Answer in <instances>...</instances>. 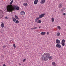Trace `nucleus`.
<instances>
[{"label": "nucleus", "instance_id": "obj_28", "mask_svg": "<svg viewBox=\"0 0 66 66\" xmlns=\"http://www.w3.org/2000/svg\"><path fill=\"white\" fill-rule=\"evenodd\" d=\"M49 59H50V60L52 59V56H50L49 58Z\"/></svg>", "mask_w": 66, "mask_h": 66}, {"label": "nucleus", "instance_id": "obj_10", "mask_svg": "<svg viewBox=\"0 0 66 66\" xmlns=\"http://www.w3.org/2000/svg\"><path fill=\"white\" fill-rule=\"evenodd\" d=\"M4 26V23H2L1 25V27L2 28H3Z\"/></svg>", "mask_w": 66, "mask_h": 66}, {"label": "nucleus", "instance_id": "obj_20", "mask_svg": "<svg viewBox=\"0 0 66 66\" xmlns=\"http://www.w3.org/2000/svg\"><path fill=\"white\" fill-rule=\"evenodd\" d=\"M19 21L18 20H17L15 22V23H19Z\"/></svg>", "mask_w": 66, "mask_h": 66}, {"label": "nucleus", "instance_id": "obj_16", "mask_svg": "<svg viewBox=\"0 0 66 66\" xmlns=\"http://www.w3.org/2000/svg\"><path fill=\"white\" fill-rule=\"evenodd\" d=\"M37 2H38L35 1H34V4H37Z\"/></svg>", "mask_w": 66, "mask_h": 66}, {"label": "nucleus", "instance_id": "obj_26", "mask_svg": "<svg viewBox=\"0 0 66 66\" xmlns=\"http://www.w3.org/2000/svg\"><path fill=\"white\" fill-rule=\"evenodd\" d=\"M55 65V62H53L52 63V65Z\"/></svg>", "mask_w": 66, "mask_h": 66}, {"label": "nucleus", "instance_id": "obj_12", "mask_svg": "<svg viewBox=\"0 0 66 66\" xmlns=\"http://www.w3.org/2000/svg\"><path fill=\"white\" fill-rule=\"evenodd\" d=\"M65 40L63 39L62 40V41L61 42V43H65Z\"/></svg>", "mask_w": 66, "mask_h": 66}, {"label": "nucleus", "instance_id": "obj_41", "mask_svg": "<svg viewBox=\"0 0 66 66\" xmlns=\"http://www.w3.org/2000/svg\"><path fill=\"white\" fill-rule=\"evenodd\" d=\"M54 66H56V65L54 64Z\"/></svg>", "mask_w": 66, "mask_h": 66}, {"label": "nucleus", "instance_id": "obj_2", "mask_svg": "<svg viewBox=\"0 0 66 66\" xmlns=\"http://www.w3.org/2000/svg\"><path fill=\"white\" fill-rule=\"evenodd\" d=\"M49 56H50V54L49 53L44 54L42 55V59L43 60L47 61L49 58Z\"/></svg>", "mask_w": 66, "mask_h": 66}, {"label": "nucleus", "instance_id": "obj_11", "mask_svg": "<svg viewBox=\"0 0 66 66\" xmlns=\"http://www.w3.org/2000/svg\"><path fill=\"white\" fill-rule=\"evenodd\" d=\"M61 44L63 46H65V43H61Z\"/></svg>", "mask_w": 66, "mask_h": 66}, {"label": "nucleus", "instance_id": "obj_30", "mask_svg": "<svg viewBox=\"0 0 66 66\" xmlns=\"http://www.w3.org/2000/svg\"><path fill=\"white\" fill-rule=\"evenodd\" d=\"M33 29H34H34H37V27H35L34 28H33Z\"/></svg>", "mask_w": 66, "mask_h": 66}, {"label": "nucleus", "instance_id": "obj_34", "mask_svg": "<svg viewBox=\"0 0 66 66\" xmlns=\"http://www.w3.org/2000/svg\"><path fill=\"white\" fill-rule=\"evenodd\" d=\"M1 33H3V30H2L1 31Z\"/></svg>", "mask_w": 66, "mask_h": 66}, {"label": "nucleus", "instance_id": "obj_33", "mask_svg": "<svg viewBox=\"0 0 66 66\" xmlns=\"http://www.w3.org/2000/svg\"><path fill=\"white\" fill-rule=\"evenodd\" d=\"M5 47H6V46L5 45L4 46H3V48H5Z\"/></svg>", "mask_w": 66, "mask_h": 66}, {"label": "nucleus", "instance_id": "obj_19", "mask_svg": "<svg viewBox=\"0 0 66 66\" xmlns=\"http://www.w3.org/2000/svg\"><path fill=\"white\" fill-rule=\"evenodd\" d=\"M54 18H52V22H54Z\"/></svg>", "mask_w": 66, "mask_h": 66}, {"label": "nucleus", "instance_id": "obj_27", "mask_svg": "<svg viewBox=\"0 0 66 66\" xmlns=\"http://www.w3.org/2000/svg\"><path fill=\"white\" fill-rule=\"evenodd\" d=\"M26 59H24L23 60V62H25V61H26Z\"/></svg>", "mask_w": 66, "mask_h": 66}, {"label": "nucleus", "instance_id": "obj_18", "mask_svg": "<svg viewBox=\"0 0 66 66\" xmlns=\"http://www.w3.org/2000/svg\"><path fill=\"white\" fill-rule=\"evenodd\" d=\"M42 22V21H41V20H39L38 21L37 23H40Z\"/></svg>", "mask_w": 66, "mask_h": 66}, {"label": "nucleus", "instance_id": "obj_40", "mask_svg": "<svg viewBox=\"0 0 66 66\" xmlns=\"http://www.w3.org/2000/svg\"><path fill=\"white\" fill-rule=\"evenodd\" d=\"M35 1H37L38 2V0H35Z\"/></svg>", "mask_w": 66, "mask_h": 66}, {"label": "nucleus", "instance_id": "obj_22", "mask_svg": "<svg viewBox=\"0 0 66 66\" xmlns=\"http://www.w3.org/2000/svg\"><path fill=\"white\" fill-rule=\"evenodd\" d=\"M27 5H28V4H27V3H24V6H27Z\"/></svg>", "mask_w": 66, "mask_h": 66}, {"label": "nucleus", "instance_id": "obj_23", "mask_svg": "<svg viewBox=\"0 0 66 66\" xmlns=\"http://www.w3.org/2000/svg\"><path fill=\"white\" fill-rule=\"evenodd\" d=\"M60 33H58L57 34V36H60Z\"/></svg>", "mask_w": 66, "mask_h": 66}, {"label": "nucleus", "instance_id": "obj_25", "mask_svg": "<svg viewBox=\"0 0 66 66\" xmlns=\"http://www.w3.org/2000/svg\"><path fill=\"white\" fill-rule=\"evenodd\" d=\"M13 47L14 48H16V45H15V44H13Z\"/></svg>", "mask_w": 66, "mask_h": 66}, {"label": "nucleus", "instance_id": "obj_6", "mask_svg": "<svg viewBox=\"0 0 66 66\" xmlns=\"http://www.w3.org/2000/svg\"><path fill=\"white\" fill-rule=\"evenodd\" d=\"M62 6L63 5H62V4L61 3H60L59 4L58 6V8H59V9H61L62 7Z\"/></svg>", "mask_w": 66, "mask_h": 66}, {"label": "nucleus", "instance_id": "obj_32", "mask_svg": "<svg viewBox=\"0 0 66 66\" xmlns=\"http://www.w3.org/2000/svg\"><path fill=\"white\" fill-rule=\"evenodd\" d=\"M7 16H5V18L6 19H8V18H7Z\"/></svg>", "mask_w": 66, "mask_h": 66}, {"label": "nucleus", "instance_id": "obj_21", "mask_svg": "<svg viewBox=\"0 0 66 66\" xmlns=\"http://www.w3.org/2000/svg\"><path fill=\"white\" fill-rule=\"evenodd\" d=\"M16 9L17 10H19V7H18V6L16 8Z\"/></svg>", "mask_w": 66, "mask_h": 66}, {"label": "nucleus", "instance_id": "obj_36", "mask_svg": "<svg viewBox=\"0 0 66 66\" xmlns=\"http://www.w3.org/2000/svg\"><path fill=\"white\" fill-rule=\"evenodd\" d=\"M2 57L3 58L4 57V56H3V55H2Z\"/></svg>", "mask_w": 66, "mask_h": 66}, {"label": "nucleus", "instance_id": "obj_42", "mask_svg": "<svg viewBox=\"0 0 66 66\" xmlns=\"http://www.w3.org/2000/svg\"><path fill=\"white\" fill-rule=\"evenodd\" d=\"M19 65H21V64L19 63Z\"/></svg>", "mask_w": 66, "mask_h": 66}, {"label": "nucleus", "instance_id": "obj_4", "mask_svg": "<svg viewBox=\"0 0 66 66\" xmlns=\"http://www.w3.org/2000/svg\"><path fill=\"white\" fill-rule=\"evenodd\" d=\"M45 15V14H42L40 15H39V17L40 18H42L43 17H44V16Z\"/></svg>", "mask_w": 66, "mask_h": 66}, {"label": "nucleus", "instance_id": "obj_14", "mask_svg": "<svg viewBox=\"0 0 66 66\" xmlns=\"http://www.w3.org/2000/svg\"><path fill=\"white\" fill-rule=\"evenodd\" d=\"M64 10H65V9L64 8H62L61 10V11L62 12H63V11H64Z\"/></svg>", "mask_w": 66, "mask_h": 66}, {"label": "nucleus", "instance_id": "obj_29", "mask_svg": "<svg viewBox=\"0 0 66 66\" xmlns=\"http://www.w3.org/2000/svg\"><path fill=\"white\" fill-rule=\"evenodd\" d=\"M58 28L59 29H61V27L60 26H58Z\"/></svg>", "mask_w": 66, "mask_h": 66}, {"label": "nucleus", "instance_id": "obj_3", "mask_svg": "<svg viewBox=\"0 0 66 66\" xmlns=\"http://www.w3.org/2000/svg\"><path fill=\"white\" fill-rule=\"evenodd\" d=\"M56 47H57L59 48H61V45H60L59 44H57L56 45Z\"/></svg>", "mask_w": 66, "mask_h": 66}, {"label": "nucleus", "instance_id": "obj_9", "mask_svg": "<svg viewBox=\"0 0 66 66\" xmlns=\"http://www.w3.org/2000/svg\"><path fill=\"white\" fill-rule=\"evenodd\" d=\"M56 44H60V41L58 39H57L56 40Z\"/></svg>", "mask_w": 66, "mask_h": 66}, {"label": "nucleus", "instance_id": "obj_24", "mask_svg": "<svg viewBox=\"0 0 66 66\" xmlns=\"http://www.w3.org/2000/svg\"><path fill=\"white\" fill-rule=\"evenodd\" d=\"M39 18H40L39 17V16H38L37 18L36 19L37 20H39Z\"/></svg>", "mask_w": 66, "mask_h": 66}, {"label": "nucleus", "instance_id": "obj_37", "mask_svg": "<svg viewBox=\"0 0 66 66\" xmlns=\"http://www.w3.org/2000/svg\"><path fill=\"white\" fill-rule=\"evenodd\" d=\"M49 34V33L48 32H47V34L48 35V34Z\"/></svg>", "mask_w": 66, "mask_h": 66}, {"label": "nucleus", "instance_id": "obj_5", "mask_svg": "<svg viewBox=\"0 0 66 66\" xmlns=\"http://www.w3.org/2000/svg\"><path fill=\"white\" fill-rule=\"evenodd\" d=\"M46 2V0H41L40 2L41 4H44L45 3V2Z\"/></svg>", "mask_w": 66, "mask_h": 66}, {"label": "nucleus", "instance_id": "obj_17", "mask_svg": "<svg viewBox=\"0 0 66 66\" xmlns=\"http://www.w3.org/2000/svg\"><path fill=\"white\" fill-rule=\"evenodd\" d=\"M12 20L13 21H14V22H15L16 20V19L15 18H14Z\"/></svg>", "mask_w": 66, "mask_h": 66}, {"label": "nucleus", "instance_id": "obj_43", "mask_svg": "<svg viewBox=\"0 0 66 66\" xmlns=\"http://www.w3.org/2000/svg\"><path fill=\"white\" fill-rule=\"evenodd\" d=\"M41 28V27L40 26L39 27V28Z\"/></svg>", "mask_w": 66, "mask_h": 66}, {"label": "nucleus", "instance_id": "obj_8", "mask_svg": "<svg viewBox=\"0 0 66 66\" xmlns=\"http://www.w3.org/2000/svg\"><path fill=\"white\" fill-rule=\"evenodd\" d=\"M13 7L14 10H16V9L17 8V7H18V6L17 5H14L13 6Z\"/></svg>", "mask_w": 66, "mask_h": 66}, {"label": "nucleus", "instance_id": "obj_13", "mask_svg": "<svg viewBox=\"0 0 66 66\" xmlns=\"http://www.w3.org/2000/svg\"><path fill=\"white\" fill-rule=\"evenodd\" d=\"M45 34H46V33L45 32H42L40 33V34H41V35H45Z\"/></svg>", "mask_w": 66, "mask_h": 66}, {"label": "nucleus", "instance_id": "obj_35", "mask_svg": "<svg viewBox=\"0 0 66 66\" xmlns=\"http://www.w3.org/2000/svg\"><path fill=\"white\" fill-rule=\"evenodd\" d=\"M35 22H37V19H35Z\"/></svg>", "mask_w": 66, "mask_h": 66}, {"label": "nucleus", "instance_id": "obj_39", "mask_svg": "<svg viewBox=\"0 0 66 66\" xmlns=\"http://www.w3.org/2000/svg\"><path fill=\"white\" fill-rule=\"evenodd\" d=\"M3 66H6V65H5V64H3Z\"/></svg>", "mask_w": 66, "mask_h": 66}, {"label": "nucleus", "instance_id": "obj_31", "mask_svg": "<svg viewBox=\"0 0 66 66\" xmlns=\"http://www.w3.org/2000/svg\"><path fill=\"white\" fill-rule=\"evenodd\" d=\"M63 15H66V13H63L62 14Z\"/></svg>", "mask_w": 66, "mask_h": 66}, {"label": "nucleus", "instance_id": "obj_15", "mask_svg": "<svg viewBox=\"0 0 66 66\" xmlns=\"http://www.w3.org/2000/svg\"><path fill=\"white\" fill-rule=\"evenodd\" d=\"M15 18H16L18 19V20H19V18H18V16H17L16 15H15Z\"/></svg>", "mask_w": 66, "mask_h": 66}, {"label": "nucleus", "instance_id": "obj_7", "mask_svg": "<svg viewBox=\"0 0 66 66\" xmlns=\"http://www.w3.org/2000/svg\"><path fill=\"white\" fill-rule=\"evenodd\" d=\"M20 13L21 15H22V16H23V15H24L25 14V12L23 11H21Z\"/></svg>", "mask_w": 66, "mask_h": 66}, {"label": "nucleus", "instance_id": "obj_38", "mask_svg": "<svg viewBox=\"0 0 66 66\" xmlns=\"http://www.w3.org/2000/svg\"><path fill=\"white\" fill-rule=\"evenodd\" d=\"M31 30H34V29H33V28H31Z\"/></svg>", "mask_w": 66, "mask_h": 66}, {"label": "nucleus", "instance_id": "obj_1", "mask_svg": "<svg viewBox=\"0 0 66 66\" xmlns=\"http://www.w3.org/2000/svg\"><path fill=\"white\" fill-rule=\"evenodd\" d=\"M13 2V0H12L10 2V5H8L7 7V12H10L11 13H12V12L14 10V9L12 7V5H11L12 3Z\"/></svg>", "mask_w": 66, "mask_h": 66}]
</instances>
